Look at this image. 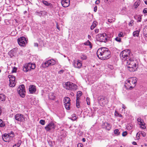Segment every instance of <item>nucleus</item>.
<instances>
[{"label": "nucleus", "mask_w": 147, "mask_h": 147, "mask_svg": "<svg viewBox=\"0 0 147 147\" xmlns=\"http://www.w3.org/2000/svg\"><path fill=\"white\" fill-rule=\"evenodd\" d=\"M48 6H49L50 8H52L53 7L51 3H49Z\"/></svg>", "instance_id": "4d7b16f0"}, {"label": "nucleus", "mask_w": 147, "mask_h": 147, "mask_svg": "<svg viewBox=\"0 0 147 147\" xmlns=\"http://www.w3.org/2000/svg\"><path fill=\"white\" fill-rule=\"evenodd\" d=\"M86 101H87V104L88 105H90V98L88 97H87Z\"/></svg>", "instance_id": "58836bf2"}, {"label": "nucleus", "mask_w": 147, "mask_h": 147, "mask_svg": "<svg viewBox=\"0 0 147 147\" xmlns=\"http://www.w3.org/2000/svg\"><path fill=\"white\" fill-rule=\"evenodd\" d=\"M56 63V61L53 59L48 60L45 62L43 63L42 64V67H46L49 66H51L55 65Z\"/></svg>", "instance_id": "1a4fd4ad"}, {"label": "nucleus", "mask_w": 147, "mask_h": 147, "mask_svg": "<svg viewBox=\"0 0 147 147\" xmlns=\"http://www.w3.org/2000/svg\"><path fill=\"white\" fill-rule=\"evenodd\" d=\"M100 3V0H97L95 2V3L96 4H98Z\"/></svg>", "instance_id": "13d9d810"}, {"label": "nucleus", "mask_w": 147, "mask_h": 147, "mask_svg": "<svg viewBox=\"0 0 147 147\" xmlns=\"http://www.w3.org/2000/svg\"><path fill=\"white\" fill-rule=\"evenodd\" d=\"M25 87L23 84L20 85L18 88L17 91L20 96L22 97H24L25 96V91L24 89Z\"/></svg>", "instance_id": "6e6552de"}, {"label": "nucleus", "mask_w": 147, "mask_h": 147, "mask_svg": "<svg viewBox=\"0 0 147 147\" xmlns=\"http://www.w3.org/2000/svg\"><path fill=\"white\" fill-rule=\"evenodd\" d=\"M127 134V132L126 131H123L122 134V135L123 136H125Z\"/></svg>", "instance_id": "49530a36"}, {"label": "nucleus", "mask_w": 147, "mask_h": 147, "mask_svg": "<svg viewBox=\"0 0 147 147\" xmlns=\"http://www.w3.org/2000/svg\"><path fill=\"white\" fill-rule=\"evenodd\" d=\"M80 57V58L83 60H86L87 58V57L86 56L83 54L81 55Z\"/></svg>", "instance_id": "2f4dec72"}, {"label": "nucleus", "mask_w": 147, "mask_h": 147, "mask_svg": "<svg viewBox=\"0 0 147 147\" xmlns=\"http://www.w3.org/2000/svg\"><path fill=\"white\" fill-rule=\"evenodd\" d=\"M61 3L62 6L66 7H68L70 4L69 0H61Z\"/></svg>", "instance_id": "2eb2a0df"}, {"label": "nucleus", "mask_w": 147, "mask_h": 147, "mask_svg": "<svg viewBox=\"0 0 147 147\" xmlns=\"http://www.w3.org/2000/svg\"><path fill=\"white\" fill-rule=\"evenodd\" d=\"M15 77H13V78H12L10 80H9V81H15Z\"/></svg>", "instance_id": "6e6d98bb"}, {"label": "nucleus", "mask_w": 147, "mask_h": 147, "mask_svg": "<svg viewBox=\"0 0 147 147\" xmlns=\"http://www.w3.org/2000/svg\"><path fill=\"white\" fill-rule=\"evenodd\" d=\"M10 83L9 84V86L11 87H14L16 84L15 81H9Z\"/></svg>", "instance_id": "bb28decb"}, {"label": "nucleus", "mask_w": 147, "mask_h": 147, "mask_svg": "<svg viewBox=\"0 0 147 147\" xmlns=\"http://www.w3.org/2000/svg\"><path fill=\"white\" fill-rule=\"evenodd\" d=\"M99 30L98 29H96L94 30L95 32L96 33H97L99 32Z\"/></svg>", "instance_id": "bf43d9fd"}, {"label": "nucleus", "mask_w": 147, "mask_h": 147, "mask_svg": "<svg viewBox=\"0 0 147 147\" xmlns=\"http://www.w3.org/2000/svg\"><path fill=\"white\" fill-rule=\"evenodd\" d=\"M134 18L137 20V22H140L141 21L142 17L141 16L138 15H135L134 16Z\"/></svg>", "instance_id": "6ab92c4d"}, {"label": "nucleus", "mask_w": 147, "mask_h": 147, "mask_svg": "<svg viewBox=\"0 0 147 147\" xmlns=\"http://www.w3.org/2000/svg\"><path fill=\"white\" fill-rule=\"evenodd\" d=\"M40 123L42 125L45 124V121L43 120H41L40 121Z\"/></svg>", "instance_id": "79ce46f5"}, {"label": "nucleus", "mask_w": 147, "mask_h": 147, "mask_svg": "<svg viewBox=\"0 0 147 147\" xmlns=\"http://www.w3.org/2000/svg\"><path fill=\"white\" fill-rule=\"evenodd\" d=\"M132 143H133V144H134V145H136L137 144V143L135 142H133Z\"/></svg>", "instance_id": "774afa93"}, {"label": "nucleus", "mask_w": 147, "mask_h": 147, "mask_svg": "<svg viewBox=\"0 0 147 147\" xmlns=\"http://www.w3.org/2000/svg\"><path fill=\"white\" fill-rule=\"evenodd\" d=\"M13 147H19V146H18L17 144H15L13 146Z\"/></svg>", "instance_id": "338daca9"}, {"label": "nucleus", "mask_w": 147, "mask_h": 147, "mask_svg": "<svg viewBox=\"0 0 147 147\" xmlns=\"http://www.w3.org/2000/svg\"><path fill=\"white\" fill-rule=\"evenodd\" d=\"M104 125L103 128H105L106 130L109 131L111 128V125L107 122H105L104 123Z\"/></svg>", "instance_id": "a211bd4d"}, {"label": "nucleus", "mask_w": 147, "mask_h": 147, "mask_svg": "<svg viewBox=\"0 0 147 147\" xmlns=\"http://www.w3.org/2000/svg\"><path fill=\"white\" fill-rule=\"evenodd\" d=\"M64 105L65 106V107L66 109L67 110H69L70 109V103H68L67 104L64 103Z\"/></svg>", "instance_id": "cd10ccee"}, {"label": "nucleus", "mask_w": 147, "mask_h": 147, "mask_svg": "<svg viewBox=\"0 0 147 147\" xmlns=\"http://www.w3.org/2000/svg\"><path fill=\"white\" fill-rule=\"evenodd\" d=\"M14 51L11 50L9 52V55L11 57L14 56Z\"/></svg>", "instance_id": "c85d7f7f"}, {"label": "nucleus", "mask_w": 147, "mask_h": 147, "mask_svg": "<svg viewBox=\"0 0 147 147\" xmlns=\"http://www.w3.org/2000/svg\"><path fill=\"white\" fill-rule=\"evenodd\" d=\"M106 99L103 96H100L98 98V101L99 103H101L103 105L107 103L106 102Z\"/></svg>", "instance_id": "4468645a"}, {"label": "nucleus", "mask_w": 147, "mask_h": 147, "mask_svg": "<svg viewBox=\"0 0 147 147\" xmlns=\"http://www.w3.org/2000/svg\"><path fill=\"white\" fill-rule=\"evenodd\" d=\"M114 134L116 136H118L120 134V132L118 129H116L114 130Z\"/></svg>", "instance_id": "c756f323"}, {"label": "nucleus", "mask_w": 147, "mask_h": 147, "mask_svg": "<svg viewBox=\"0 0 147 147\" xmlns=\"http://www.w3.org/2000/svg\"><path fill=\"white\" fill-rule=\"evenodd\" d=\"M9 134H5L4 135L2 136L3 139V140L5 142H7V141H5V139L6 138H5L6 137H7V136L8 137Z\"/></svg>", "instance_id": "72a5a7b5"}, {"label": "nucleus", "mask_w": 147, "mask_h": 147, "mask_svg": "<svg viewBox=\"0 0 147 147\" xmlns=\"http://www.w3.org/2000/svg\"><path fill=\"white\" fill-rule=\"evenodd\" d=\"M65 101L64 102V103H70V100L69 98L68 97H66L65 98Z\"/></svg>", "instance_id": "a878e982"}, {"label": "nucleus", "mask_w": 147, "mask_h": 147, "mask_svg": "<svg viewBox=\"0 0 147 147\" xmlns=\"http://www.w3.org/2000/svg\"><path fill=\"white\" fill-rule=\"evenodd\" d=\"M8 137L13 138L14 136V134L13 131H11L10 133H8Z\"/></svg>", "instance_id": "7c9ffc66"}, {"label": "nucleus", "mask_w": 147, "mask_h": 147, "mask_svg": "<svg viewBox=\"0 0 147 147\" xmlns=\"http://www.w3.org/2000/svg\"><path fill=\"white\" fill-rule=\"evenodd\" d=\"M115 116H118L119 117H122V115L118 113L117 111H115Z\"/></svg>", "instance_id": "e433bc0d"}, {"label": "nucleus", "mask_w": 147, "mask_h": 147, "mask_svg": "<svg viewBox=\"0 0 147 147\" xmlns=\"http://www.w3.org/2000/svg\"><path fill=\"white\" fill-rule=\"evenodd\" d=\"M140 33V30H137L134 31L133 33V36H138Z\"/></svg>", "instance_id": "4be33fe9"}, {"label": "nucleus", "mask_w": 147, "mask_h": 147, "mask_svg": "<svg viewBox=\"0 0 147 147\" xmlns=\"http://www.w3.org/2000/svg\"><path fill=\"white\" fill-rule=\"evenodd\" d=\"M134 21L133 20H131L129 23L128 25L129 26H132L134 24Z\"/></svg>", "instance_id": "4c0bfd02"}, {"label": "nucleus", "mask_w": 147, "mask_h": 147, "mask_svg": "<svg viewBox=\"0 0 147 147\" xmlns=\"http://www.w3.org/2000/svg\"><path fill=\"white\" fill-rule=\"evenodd\" d=\"M27 39L25 37L22 36L18 38V44L21 46L24 47L27 43Z\"/></svg>", "instance_id": "9d476101"}, {"label": "nucleus", "mask_w": 147, "mask_h": 147, "mask_svg": "<svg viewBox=\"0 0 147 147\" xmlns=\"http://www.w3.org/2000/svg\"><path fill=\"white\" fill-rule=\"evenodd\" d=\"M57 28L59 30H60V27H59V26L58 25V24H57Z\"/></svg>", "instance_id": "0e129e2a"}, {"label": "nucleus", "mask_w": 147, "mask_h": 147, "mask_svg": "<svg viewBox=\"0 0 147 147\" xmlns=\"http://www.w3.org/2000/svg\"><path fill=\"white\" fill-rule=\"evenodd\" d=\"M36 65L34 64L30 63L24 65L23 67V70L25 72H27L32 69H34Z\"/></svg>", "instance_id": "39448f33"}, {"label": "nucleus", "mask_w": 147, "mask_h": 147, "mask_svg": "<svg viewBox=\"0 0 147 147\" xmlns=\"http://www.w3.org/2000/svg\"><path fill=\"white\" fill-rule=\"evenodd\" d=\"M34 46L35 47H38V44L37 43H34Z\"/></svg>", "instance_id": "69168bd1"}, {"label": "nucleus", "mask_w": 147, "mask_h": 147, "mask_svg": "<svg viewBox=\"0 0 147 147\" xmlns=\"http://www.w3.org/2000/svg\"><path fill=\"white\" fill-rule=\"evenodd\" d=\"M83 145L82 144L79 143L78 144V147H83Z\"/></svg>", "instance_id": "8fccbe9b"}, {"label": "nucleus", "mask_w": 147, "mask_h": 147, "mask_svg": "<svg viewBox=\"0 0 147 147\" xmlns=\"http://www.w3.org/2000/svg\"><path fill=\"white\" fill-rule=\"evenodd\" d=\"M97 10V6H95L94 8V11L95 12Z\"/></svg>", "instance_id": "680f3d73"}, {"label": "nucleus", "mask_w": 147, "mask_h": 147, "mask_svg": "<svg viewBox=\"0 0 147 147\" xmlns=\"http://www.w3.org/2000/svg\"><path fill=\"white\" fill-rule=\"evenodd\" d=\"M122 107L124 109H125L126 108V107L123 104H122Z\"/></svg>", "instance_id": "e2e57ef3"}, {"label": "nucleus", "mask_w": 147, "mask_h": 147, "mask_svg": "<svg viewBox=\"0 0 147 147\" xmlns=\"http://www.w3.org/2000/svg\"><path fill=\"white\" fill-rule=\"evenodd\" d=\"M55 126L54 124L51 122L47 125L45 127V129L47 131H49L51 130L54 129H55Z\"/></svg>", "instance_id": "ddd939ff"}, {"label": "nucleus", "mask_w": 147, "mask_h": 147, "mask_svg": "<svg viewBox=\"0 0 147 147\" xmlns=\"http://www.w3.org/2000/svg\"><path fill=\"white\" fill-rule=\"evenodd\" d=\"M21 141L20 140H19L18 141V143L16 144L19 147L21 144Z\"/></svg>", "instance_id": "a18cd8bd"}, {"label": "nucleus", "mask_w": 147, "mask_h": 147, "mask_svg": "<svg viewBox=\"0 0 147 147\" xmlns=\"http://www.w3.org/2000/svg\"><path fill=\"white\" fill-rule=\"evenodd\" d=\"M84 44L86 45L90 46V48H92V46L91 44V43L88 40L87 41L85 42L84 43Z\"/></svg>", "instance_id": "b1692460"}, {"label": "nucleus", "mask_w": 147, "mask_h": 147, "mask_svg": "<svg viewBox=\"0 0 147 147\" xmlns=\"http://www.w3.org/2000/svg\"><path fill=\"white\" fill-rule=\"evenodd\" d=\"M72 117L73 118H74V117H75V119H72V118H71V119L73 121L76 120L77 119V118L76 117V114H73L72 115Z\"/></svg>", "instance_id": "a19ab883"}, {"label": "nucleus", "mask_w": 147, "mask_h": 147, "mask_svg": "<svg viewBox=\"0 0 147 147\" xmlns=\"http://www.w3.org/2000/svg\"><path fill=\"white\" fill-rule=\"evenodd\" d=\"M115 40L117 42H120L121 41V38L119 37H116L115 38Z\"/></svg>", "instance_id": "c03bdc74"}, {"label": "nucleus", "mask_w": 147, "mask_h": 147, "mask_svg": "<svg viewBox=\"0 0 147 147\" xmlns=\"http://www.w3.org/2000/svg\"><path fill=\"white\" fill-rule=\"evenodd\" d=\"M5 124L3 123V121L2 119H0V127H3L5 126Z\"/></svg>", "instance_id": "473e14b6"}, {"label": "nucleus", "mask_w": 147, "mask_h": 147, "mask_svg": "<svg viewBox=\"0 0 147 147\" xmlns=\"http://www.w3.org/2000/svg\"><path fill=\"white\" fill-rule=\"evenodd\" d=\"M73 65L75 67L80 69L82 66V62L79 60H78L77 61L74 60Z\"/></svg>", "instance_id": "f8f14e48"}, {"label": "nucleus", "mask_w": 147, "mask_h": 147, "mask_svg": "<svg viewBox=\"0 0 147 147\" xmlns=\"http://www.w3.org/2000/svg\"><path fill=\"white\" fill-rule=\"evenodd\" d=\"M123 64L126 66L127 69L130 72L135 71L138 67L137 61L131 58L128 60L123 61Z\"/></svg>", "instance_id": "f257e3e1"}, {"label": "nucleus", "mask_w": 147, "mask_h": 147, "mask_svg": "<svg viewBox=\"0 0 147 147\" xmlns=\"http://www.w3.org/2000/svg\"><path fill=\"white\" fill-rule=\"evenodd\" d=\"M82 94V92L80 91H78L77 93L76 99H79L80 97Z\"/></svg>", "instance_id": "393cba45"}, {"label": "nucleus", "mask_w": 147, "mask_h": 147, "mask_svg": "<svg viewBox=\"0 0 147 147\" xmlns=\"http://www.w3.org/2000/svg\"><path fill=\"white\" fill-rule=\"evenodd\" d=\"M96 38L97 40L105 42H107L108 39L106 34L105 33L98 34L96 36Z\"/></svg>", "instance_id": "423d86ee"}, {"label": "nucleus", "mask_w": 147, "mask_h": 147, "mask_svg": "<svg viewBox=\"0 0 147 147\" xmlns=\"http://www.w3.org/2000/svg\"><path fill=\"white\" fill-rule=\"evenodd\" d=\"M76 106L77 107L79 108L80 107V104L79 103V99H76Z\"/></svg>", "instance_id": "f704fd0d"}, {"label": "nucleus", "mask_w": 147, "mask_h": 147, "mask_svg": "<svg viewBox=\"0 0 147 147\" xmlns=\"http://www.w3.org/2000/svg\"><path fill=\"white\" fill-rule=\"evenodd\" d=\"M111 52L108 48L102 47L99 49L97 52L98 57L102 60L108 59L111 57Z\"/></svg>", "instance_id": "f03ea898"}, {"label": "nucleus", "mask_w": 147, "mask_h": 147, "mask_svg": "<svg viewBox=\"0 0 147 147\" xmlns=\"http://www.w3.org/2000/svg\"><path fill=\"white\" fill-rule=\"evenodd\" d=\"M115 21V20L114 19H108V21L109 22L112 23L114 22Z\"/></svg>", "instance_id": "37998d69"}, {"label": "nucleus", "mask_w": 147, "mask_h": 147, "mask_svg": "<svg viewBox=\"0 0 147 147\" xmlns=\"http://www.w3.org/2000/svg\"><path fill=\"white\" fill-rule=\"evenodd\" d=\"M43 3L45 5L47 6L49 4V3H48L47 1H43Z\"/></svg>", "instance_id": "de8ad7c7"}, {"label": "nucleus", "mask_w": 147, "mask_h": 147, "mask_svg": "<svg viewBox=\"0 0 147 147\" xmlns=\"http://www.w3.org/2000/svg\"><path fill=\"white\" fill-rule=\"evenodd\" d=\"M16 120L20 122H23L25 120V117L23 115L21 114H17L15 116Z\"/></svg>", "instance_id": "9b49d317"}, {"label": "nucleus", "mask_w": 147, "mask_h": 147, "mask_svg": "<svg viewBox=\"0 0 147 147\" xmlns=\"http://www.w3.org/2000/svg\"><path fill=\"white\" fill-rule=\"evenodd\" d=\"M143 12L144 13H147V8L144 9L143 10Z\"/></svg>", "instance_id": "603ef678"}, {"label": "nucleus", "mask_w": 147, "mask_h": 147, "mask_svg": "<svg viewBox=\"0 0 147 147\" xmlns=\"http://www.w3.org/2000/svg\"><path fill=\"white\" fill-rule=\"evenodd\" d=\"M64 71L63 70H61L58 72V73L59 74H61L62 73H63V72H64Z\"/></svg>", "instance_id": "052dcab7"}, {"label": "nucleus", "mask_w": 147, "mask_h": 147, "mask_svg": "<svg viewBox=\"0 0 147 147\" xmlns=\"http://www.w3.org/2000/svg\"><path fill=\"white\" fill-rule=\"evenodd\" d=\"M49 97L50 99L53 100L55 98V97L53 93L51 92L49 94Z\"/></svg>", "instance_id": "aec40b11"}, {"label": "nucleus", "mask_w": 147, "mask_h": 147, "mask_svg": "<svg viewBox=\"0 0 147 147\" xmlns=\"http://www.w3.org/2000/svg\"><path fill=\"white\" fill-rule=\"evenodd\" d=\"M14 76L12 75H9L8 76V77L9 78V80H10L12 78H13V77H14Z\"/></svg>", "instance_id": "3c124183"}, {"label": "nucleus", "mask_w": 147, "mask_h": 147, "mask_svg": "<svg viewBox=\"0 0 147 147\" xmlns=\"http://www.w3.org/2000/svg\"><path fill=\"white\" fill-rule=\"evenodd\" d=\"M141 134L144 137L146 136V133L144 132V131L141 132Z\"/></svg>", "instance_id": "864d4df0"}, {"label": "nucleus", "mask_w": 147, "mask_h": 147, "mask_svg": "<svg viewBox=\"0 0 147 147\" xmlns=\"http://www.w3.org/2000/svg\"><path fill=\"white\" fill-rule=\"evenodd\" d=\"M36 87L34 85H31L29 87V90L31 94L35 93L36 91Z\"/></svg>", "instance_id": "dca6fc26"}, {"label": "nucleus", "mask_w": 147, "mask_h": 147, "mask_svg": "<svg viewBox=\"0 0 147 147\" xmlns=\"http://www.w3.org/2000/svg\"><path fill=\"white\" fill-rule=\"evenodd\" d=\"M36 13L37 15L40 16H41L42 15V11H40L39 12H36Z\"/></svg>", "instance_id": "ea45409f"}, {"label": "nucleus", "mask_w": 147, "mask_h": 147, "mask_svg": "<svg viewBox=\"0 0 147 147\" xmlns=\"http://www.w3.org/2000/svg\"><path fill=\"white\" fill-rule=\"evenodd\" d=\"M97 24V22L96 21H94L92 25L90 27V29L91 30H92L96 26Z\"/></svg>", "instance_id": "5701e85b"}, {"label": "nucleus", "mask_w": 147, "mask_h": 147, "mask_svg": "<svg viewBox=\"0 0 147 147\" xmlns=\"http://www.w3.org/2000/svg\"><path fill=\"white\" fill-rule=\"evenodd\" d=\"M63 86L65 88L68 90H76L77 87L76 84L69 82H66L63 85Z\"/></svg>", "instance_id": "0eeeda50"}, {"label": "nucleus", "mask_w": 147, "mask_h": 147, "mask_svg": "<svg viewBox=\"0 0 147 147\" xmlns=\"http://www.w3.org/2000/svg\"><path fill=\"white\" fill-rule=\"evenodd\" d=\"M17 68L15 67H14L13 68V70L12 71V72L13 73L15 72L17 70Z\"/></svg>", "instance_id": "09e8293b"}, {"label": "nucleus", "mask_w": 147, "mask_h": 147, "mask_svg": "<svg viewBox=\"0 0 147 147\" xmlns=\"http://www.w3.org/2000/svg\"><path fill=\"white\" fill-rule=\"evenodd\" d=\"M140 1H138V2H136L134 3V5L135 8L137 7L140 5Z\"/></svg>", "instance_id": "c9c22d12"}, {"label": "nucleus", "mask_w": 147, "mask_h": 147, "mask_svg": "<svg viewBox=\"0 0 147 147\" xmlns=\"http://www.w3.org/2000/svg\"><path fill=\"white\" fill-rule=\"evenodd\" d=\"M136 78L131 77L126 81L125 86L127 89L131 90L136 86L137 83Z\"/></svg>", "instance_id": "7ed1b4c3"}, {"label": "nucleus", "mask_w": 147, "mask_h": 147, "mask_svg": "<svg viewBox=\"0 0 147 147\" xmlns=\"http://www.w3.org/2000/svg\"><path fill=\"white\" fill-rule=\"evenodd\" d=\"M5 96L3 94H0V102L2 101H5Z\"/></svg>", "instance_id": "412c9836"}, {"label": "nucleus", "mask_w": 147, "mask_h": 147, "mask_svg": "<svg viewBox=\"0 0 147 147\" xmlns=\"http://www.w3.org/2000/svg\"><path fill=\"white\" fill-rule=\"evenodd\" d=\"M123 33L122 32H121L119 34H118V36L119 37H122L123 36Z\"/></svg>", "instance_id": "5fc2aeb1"}, {"label": "nucleus", "mask_w": 147, "mask_h": 147, "mask_svg": "<svg viewBox=\"0 0 147 147\" xmlns=\"http://www.w3.org/2000/svg\"><path fill=\"white\" fill-rule=\"evenodd\" d=\"M130 51L128 49L122 51L120 53V56L122 61V62L123 63V61L125 60H128L130 58Z\"/></svg>", "instance_id": "20e7f679"}, {"label": "nucleus", "mask_w": 147, "mask_h": 147, "mask_svg": "<svg viewBox=\"0 0 147 147\" xmlns=\"http://www.w3.org/2000/svg\"><path fill=\"white\" fill-rule=\"evenodd\" d=\"M137 121L139 123V124L141 128L143 129L146 128V127L145 126L144 124H143V120H142L141 118H138L137 119Z\"/></svg>", "instance_id": "f3484780"}]
</instances>
